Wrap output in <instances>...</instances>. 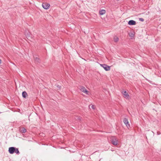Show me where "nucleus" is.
<instances>
[{
	"instance_id": "1",
	"label": "nucleus",
	"mask_w": 161,
	"mask_h": 161,
	"mask_svg": "<svg viewBox=\"0 0 161 161\" xmlns=\"http://www.w3.org/2000/svg\"><path fill=\"white\" fill-rule=\"evenodd\" d=\"M8 152L11 154H13L14 153L19 154V152L18 148L14 147H11L8 148Z\"/></svg>"
},
{
	"instance_id": "2",
	"label": "nucleus",
	"mask_w": 161,
	"mask_h": 161,
	"mask_svg": "<svg viewBox=\"0 0 161 161\" xmlns=\"http://www.w3.org/2000/svg\"><path fill=\"white\" fill-rule=\"evenodd\" d=\"M110 141L112 144L114 145H117L118 144V140L115 136H111L110 137Z\"/></svg>"
},
{
	"instance_id": "3",
	"label": "nucleus",
	"mask_w": 161,
	"mask_h": 161,
	"mask_svg": "<svg viewBox=\"0 0 161 161\" xmlns=\"http://www.w3.org/2000/svg\"><path fill=\"white\" fill-rule=\"evenodd\" d=\"M100 65L101 66L103 67L106 71L109 70L110 69V66L107 65L106 64H101Z\"/></svg>"
},
{
	"instance_id": "4",
	"label": "nucleus",
	"mask_w": 161,
	"mask_h": 161,
	"mask_svg": "<svg viewBox=\"0 0 161 161\" xmlns=\"http://www.w3.org/2000/svg\"><path fill=\"white\" fill-rule=\"evenodd\" d=\"M42 6L44 9H48L49 7L50 6V4L46 3H43L42 4Z\"/></svg>"
},
{
	"instance_id": "5",
	"label": "nucleus",
	"mask_w": 161,
	"mask_h": 161,
	"mask_svg": "<svg viewBox=\"0 0 161 161\" xmlns=\"http://www.w3.org/2000/svg\"><path fill=\"white\" fill-rule=\"evenodd\" d=\"M79 88L82 92L85 93L86 94H88V92L86 90L85 87L83 86H80Z\"/></svg>"
},
{
	"instance_id": "6",
	"label": "nucleus",
	"mask_w": 161,
	"mask_h": 161,
	"mask_svg": "<svg viewBox=\"0 0 161 161\" xmlns=\"http://www.w3.org/2000/svg\"><path fill=\"white\" fill-rule=\"evenodd\" d=\"M122 93L123 94L124 97L126 99H128L129 97L130 96L129 95L126 91H123L122 92Z\"/></svg>"
},
{
	"instance_id": "7",
	"label": "nucleus",
	"mask_w": 161,
	"mask_h": 161,
	"mask_svg": "<svg viewBox=\"0 0 161 161\" xmlns=\"http://www.w3.org/2000/svg\"><path fill=\"white\" fill-rule=\"evenodd\" d=\"M124 124L126 125L128 128L130 127V125L129 124L127 118H125L123 120Z\"/></svg>"
},
{
	"instance_id": "8",
	"label": "nucleus",
	"mask_w": 161,
	"mask_h": 161,
	"mask_svg": "<svg viewBox=\"0 0 161 161\" xmlns=\"http://www.w3.org/2000/svg\"><path fill=\"white\" fill-rule=\"evenodd\" d=\"M128 24L130 25H134L136 24V22L133 20H130L128 21Z\"/></svg>"
},
{
	"instance_id": "9",
	"label": "nucleus",
	"mask_w": 161,
	"mask_h": 161,
	"mask_svg": "<svg viewBox=\"0 0 161 161\" xmlns=\"http://www.w3.org/2000/svg\"><path fill=\"white\" fill-rule=\"evenodd\" d=\"M19 131L21 133H25L26 130L25 128L24 127H21L19 129Z\"/></svg>"
},
{
	"instance_id": "10",
	"label": "nucleus",
	"mask_w": 161,
	"mask_h": 161,
	"mask_svg": "<svg viewBox=\"0 0 161 161\" xmlns=\"http://www.w3.org/2000/svg\"><path fill=\"white\" fill-rule=\"evenodd\" d=\"M22 96L24 98H26L27 96V94L26 92L25 91L23 92L22 93Z\"/></svg>"
},
{
	"instance_id": "11",
	"label": "nucleus",
	"mask_w": 161,
	"mask_h": 161,
	"mask_svg": "<svg viewBox=\"0 0 161 161\" xmlns=\"http://www.w3.org/2000/svg\"><path fill=\"white\" fill-rule=\"evenodd\" d=\"M119 40V39L118 37L116 36H115L114 37V42H117Z\"/></svg>"
},
{
	"instance_id": "12",
	"label": "nucleus",
	"mask_w": 161,
	"mask_h": 161,
	"mask_svg": "<svg viewBox=\"0 0 161 161\" xmlns=\"http://www.w3.org/2000/svg\"><path fill=\"white\" fill-rule=\"evenodd\" d=\"M105 13V10L104 9L102 10L99 11V14L100 15H103Z\"/></svg>"
},
{
	"instance_id": "13",
	"label": "nucleus",
	"mask_w": 161,
	"mask_h": 161,
	"mask_svg": "<svg viewBox=\"0 0 161 161\" xmlns=\"http://www.w3.org/2000/svg\"><path fill=\"white\" fill-rule=\"evenodd\" d=\"M35 61H36V62L37 63H39L40 62V59L38 58H37V57L36 58H35Z\"/></svg>"
},
{
	"instance_id": "14",
	"label": "nucleus",
	"mask_w": 161,
	"mask_h": 161,
	"mask_svg": "<svg viewBox=\"0 0 161 161\" xmlns=\"http://www.w3.org/2000/svg\"><path fill=\"white\" fill-rule=\"evenodd\" d=\"M139 20L140 21H144V19L142 18H140L139 19Z\"/></svg>"
},
{
	"instance_id": "15",
	"label": "nucleus",
	"mask_w": 161,
	"mask_h": 161,
	"mask_svg": "<svg viewBox=\"0 0 161 161\" xmlns=\"http://www.w3.org/2000/svg\"><path fill=\"white\" fill-rule=\"evenodd\" d=\"M129 35L131 37H133L134 36V35L132 33L130 34Z\"/></svg>"
},
{
	"instance_id": "16",
	"label": "nucleus",
	"mask_w": 161,
	"mask_h": 161,
	"mask_svg": "<svg viewBox=\"0 0 161 161\" xmlns=\"http://www.w3.org/2000/svg\"><path fill=\"white\" fill-rule=\"evenodd\" d=\"M91 108H92L93 109H95V107L93 105H91Z\"/></svg>"
},
{
	"instance_id": "17",
	"label": "nucleus",
	"mask_w": 161,
	"mask_h": 161,
	"mask_svg": "<svg viewBox=\"0 0 161 161\" xmlns=\"http://www.w3.org/2000/svg\"><path fill=\"white\" fill-rule=\"evenodd\" d=\"M78 119L79 120H80V119H81V118H78Z\"/></svg>"
},
{
	"instance_id": "18",
	"label": "nucleus",
	"mask_w": 161,
	"mask_h": 161,
	"mask_svg": "<svg viewBox=\"0 0 161 161\" xmlns=\"http://www.w3.org/2000/svg\"><path fill=\"white\" fill-rule=\"evenodd\" d=\"M1 61H2L1 60V59H0V64H1Z\"/></svg>"
},
{
	"instance_id": "19",
	"label": "nucleus",
	"mask_w": 161,
	"mask_h": 161,
	"mask_svg": "<svg viewBox=\"0 0 161 161\" xmlns=\"http://www.w3.org/2000/svg\"><path fill=\"white\" fill-rule=\"evenodd\" d=\"M58 87L59 88H60V86H58Z\"/></svg>"
},
{
	"instance_id": "20",
	"label": "nucleus",
	"mask_w": 161,
	"mask_h": 161,
	"mask_svg": "<svg viewBox=\"0 0 161 161\" xmlns=\"http://www.w3.org/2000/svg\"><path fill=\"white\" fill-rule=\"evenodd\" d=\"M157 134H158V135L159 134V133H158V132H157Z\"/></svg>"
}]
</instances>
